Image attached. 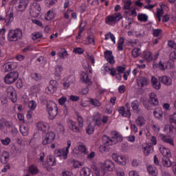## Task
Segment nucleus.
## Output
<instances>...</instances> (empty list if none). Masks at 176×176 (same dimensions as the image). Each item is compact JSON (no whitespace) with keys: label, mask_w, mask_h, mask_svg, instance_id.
Returning a JSON list of instances; mask_svg holds the SVG:
<instances>
[{"label":"nucleus","mask_w":176,"mask_h":176,"mask_svg":"<svg viewBox=\"0 0 176 176\" xmlns=\"http://www.w3.org/2000/svg\"><path fill=\"white\" fill-rule=\"evenodd\" d=\"M55 155L58 157H63L64 160L68 157V153L69 152L65 150V148H60V149H56L54 151Z\"/></svg>","instance_id":"12"},{"label":"nucleus","mask_w":176,"mask_h":176,"mask_svg":"<svg viewBox=\"0 0 176 176\" xmlns=\"http://www.w3.org/2000/svg\"><path fill=\"white\" fill-rule=\"evenodd\" d=\"M140 48H135L131 51L132 53V56L134 58L138 57V56H140V54H141L140 52Z\"/></svg>","instance_id":"36"},{"label":"nucleus","mask_w":176,"mask_h":176,"mask_svg":"<svg viewBox=\"0 0 176 176\" xmlns=\"http://www.w3.org/2000/svg\"><path fill=\"white\" fill-rule=\"evenodd\" d=\"M57 86H58V84L57 83V81L54 80H52L50 82L49 86L47 87V90L50 91V93H54L56 90H57Z\"/></svg>","instance_id":"13"},{"label":"nucleus","mask_w":176,"mask_h":176,"mask_svg":"<svg viewBox=\"0 0 176 176\" xmlns=\"http://www.w3.org/2000/svg\"><path fill=\"white\" fill-rule=\"evenodd\" d=\"M143 104L146 109H153V107H155V94H149L148 102H144Z\"/></svg>","instance_id":"8"},{"label":"nucleus","mask_w":176,"mask_h":176,"mask_svg":"<svg viewBox=\"0 0 176 176\" xmlns=\"http://www.w3.org/2000/svg\"><path fill=\"white\" fill-rule=\"evenodd\" d=\"M119 93L123 94L126 91V87L124 85L120 86L118 88Z\"/></svg>","instance_id":"61"},{"label":"nucleus","mask_w":176,"mask_h":176,"mask_svg":"<svg viewBox=\"0 0 176 176\" xmlns=\"http://www.w3.org/2000/svg\"><path fill=\"white\" fill-rule=\"evenodd\" d=\"M162 164L165 167H171V166L173 165V162H171V160H170V158L163 157L162 158Z\"/></svg>","instance_id":"26"},{"label":"nucleus","mask_w":176,"mask_h":176,"mask_svg":"<svg viewBox=\"0 0 176 176\" xmlns=\"http://www.w3.org/2000/svg\"><path fill=\"white\" fill-rule=\"evenodd\" d=\"M80 174H82V175L89 176L90 175V168L87 167H84L80 171Z\"/></svg>","instance_id":"32"},{"label":"nucleus","mask_w":176,"mask_h":176,"mask_svg":"<svg viewBox=\"0 0 176 176\" xmlns=\"http://www.w3.org/2000/svg\"><path fill=\"white\" fill-rule=\"evenodd\" d=\"M152 143H144L142 144L143 152L145 156L150 153H153V145H155V136H152L151 140Z\"/></svg>","instance_id":"7"},{"label":"nucleus","mask_w":176,"mask_h":176,"mask_svg":"<svg viewBox=\"0 0 176 176\" xmlns=\"http://www.w3.org/2000/svg\"><path fill=\"white\" fill-rule=\"evenodd\" d=\"M29 171L31 174L35 175V174H38L39 170H38V168L36 166L32 165L30 166Z\"/></svg>","instance_id":"35"},{"label":"nucleus","mask_w":176,"mask_h":176,"mask_svg":"<svg viewBox=\"0 0 176 176\" xmlns=\"http://www.w3.org/2000/svg\"><path fill=\"white\" fill-rule=\"evenodd\" d=\"M87 41L89 42V43H94V36H89L87 38Z\"/></svg>","instance_id":"64"},{"label":"nucleus","mask_w":176,"mask_h":176,"mask_svg":"<svg viewBox=\"0 0 176 176\" xmlns=\"http://www.w3.org/2000/svg\"><path fill=\"white\" fill-rule=\"evenodd\" d=\"M7 96L12 102L17 101V96L16 95V91L13 87H8L6 89Z\"/></svg>","instance_id":"9"},{"label":"nucleus","mask_w":176,"mask_h":176,"mask_svg":"<svg viewBox=\"0 0 176 176\" xmlns=\"http://www.w3.org/2000/svg\"><path fill=\"white\" fill-rule=\"evenodd\" d=\"M91 122L95 123V126H100L101 124V118L94 119Z\"/></svg>","instance_id":"49"},{"label":"nucleus","mask_w":176,"mask_h":176,"mask_svg":"<svg viewBox=\"0 0 176 176\" xmlns=\"http://www.w3.org/2000/svg\"><path fill=\"white\" fill-rule=\"evenodd\" d=\"M126 68H124V67L122 66H118L117 67V71L118 72V74H124V71H125Z\"/></svg>","instance_id":"54"},{"label":"nucleus","mask_w":176,"mask_h":176,"mask_svg":"<svg viewBox=\"0 0 176 176\" xmlns=\"http://www.w3.org/2000/svg\"><path fill=\"white\" fill-rule=\"evenodd\" d=\"M94 127H96L95 122H91L88 124L86 128V131L87 134H93L94 133Z\"/></svg>","instance_id":"23"},{"label":"nucleus","mask_w":176,"mask_h":176,"mask_svg":"<svg viewBox=\"0 0 176 176\" xmlns=\"http://www.w3.org/2000/svg\"><path fill=\"white\" fill-rule=\"evenodd\" d=\"M78 122L80 128L83 127V118L80 116H78Z\"/></svg>","instance_id":"60"},{"label":"nucleus","mask_w":176,"mask_h":176,"mask_svg":"<svg viewBox=\"0 0 176 176\" xmlns=\"http://www.w3.org/2000/svg\"><path fill=\"white\" fill-rule=\"evenodd\" d=\"M32 23L34 24H36V25H38V27H41V28H43V24H42V22L38 19H32Z\"/></svg>","instance_id":"47"},{"label":"nucleus","mask_w":176,"mask_h":176,"mask_svg":"<svg viewBox=\"0 0 176 176\" xmlns=\"http://www.w3.org/2000/svg\"><path fill=\"white\" fill-rule=\"evenodd\" d=\"M1 156L7 161L9 162V153L6 152V151H3V154L1 155Z\"/></svg>","instance_id":"51"},{"label":"nucleus","mask_w":176,"mask_h":176,"mask_svg":"<svg viewBox=\"0 0 176 176\" xmlns=\"http://www.w3.org/2000/svg\"><path fill=\"white\" fill-rule=\"evenodd\" d=\"M38 130L46 133L47 131V125L43 122H38L36 125Z\"/></svg>","instance_id":"24"},{"label":"nucleus","mask_w":176,"mask_h":176,"mask_svg":"<svg viewBox=\"0 0 176 176\" xmlns=\"http://www.w3.org/2000/svg\"><path fill=\"white\" fill-rule=\"evenodd\" d=\"M80 80L88 85V86L91 85V81L89 79V75L85 72H82L80 74Z\"/></svg>","instance_id":"18"},{"label":"nucleus","mask_w":176,"mask_h":176,"mask_svg":"<svg viewBox=\"0 0 176 176\" xmlns=\"http://www.w3.org/2000/svg\"><path fill=\"white\" fill-rule=\"evenodd\" d=\"M149 83V79L146 77H140L138 79V85L140 86V87H144V86H146Z\"/></svg>","instance_id":"20"},{"label":"nucleus","mask_w":176,"mask_h":176,"mask_svg":"<svg viewBox=\"0 0 176 176\" xmlns=\"http://www.w3.org/2000/svg\"><path fill=\"white\" fill-rule=\"evenodd\" d=\"M103 166L108 171H113V170H115V164L109 160H105Z\"/></svg>","instance_id":"14"},{"label":"nucleus","mask_w":176,"mask_h":176,"mask_svg":"<svg viewBox=\"0 0 176 176\" xmlns=\"http://www.w3.org/2000/svg\"><path fill=\"white\" fill-rule=\"evenodd\" d=\"M28 107L30 108V111H34L36 108V102L35 101L32 100L28 104Z\"/></svg>","instance_id":"39"},{"label":"nucleus","mask_w":176,"mask_h":176,"mask_svg":"<svg viewBox=\"0 0 176 176\" xmlns=\"http://www.w3.org/2000/svg\"><path fill=\"white\" fill-rule=\"evenodd\" d=\"M78 151L81 152V153H84L85 155H87V148H86V146L83 144H80L78 146Z\"/></svg>","instance_id":"37"},{"label":"nucleus","mask_w":176,"mask_h":176,"mask_svg":"<svg viewBox=\"0 0 176 176\" xmlns=\"http://www.w3.org/2000/svg\"><path fill=\"white\" fill-rule=\"evenodd\" d=\"M168 20H170V15L167 14H164L162 18L163 23H167Z\"/></svg>","instance_id":"57"},{"label":"nucleus","mask_w":176,"mask_h":176,"mask_svg":"<svg viewBox=\"0 0 176 176\" xmlns=\"http://www.w3.org/2000/svg\"><path fill=\"white\" fill-rule=\"evenodd\" d=\"M94 173L96 176H104L105 175V170L104 169H98L97 167H94Z\"/></svg>","instance_id":"27"},{"label":"nucleus","mask_w":176,"mask_h":176,"mask_svg":"<svg viewBox=\"0 0 176 176\" xmlns=\"http://www.w3.org/2000/svg\"><path fill=\"white\" fill-rule=\"evenodd\" d=\"M73 166L74 168H78V167L82 166V164L78 161H74Z\"/></svg>","instance_id":"63"},{"label":"nucleus","mask_w":176,"mask_h":176,"mask_svg":"<svg viewBox=\"0 0 176 176\" xmlns=\"http://www.w3.org/2000/svg\"><path fill=\"white\" fill-rule=\"evenodd\" d=\"M131 108L135 113H138V115L141 113V109H140V102H138V100H134L131 102Z\"/></svg>","instance_id":"17"},{"label":"nucleus","mask_w":176,"mask_h":176,"mask_svg":"<svg viewBox=\"0 0 176 176\" xmlns=\"http://www.w3.org/2000/svg\"><path fill=\"white\" fill-rule=\"evenodd\" d=\"M3 67L5 69H4V72H10V71L13 70V69L12 68V66H11L10 62L6 63V64H5V65H3Z\"/></svg>","instance_id":"38"},{"label":"nucleus","mask_w":176,"mask_h":176,"mask_svg":"<svg viewBox=\"0 0 176 176\" xmlns=\"http://www.w3.org/2000/svg\"><path fill=\"white\" fill-rule=\"evenodd\" d=\"M69 100L71 101H79V100H80V98L78 96L71 95L69 96Z\"/></svg>","instance_id":"48"},{"label":"nucleus","mask_w":176,"mask_h":176,"mask_svg":"<svg viewBox=\"0 0 176 176\" xmlns=\"http://www.w3.org/2000/svg\"><path fill=\"white\" fill-rule=\"evenodd\" d=\"M122 2L124 3V9L125 10H129L130 9V6H131V0H122Z\"/></svg>","instance_id":"33"},{"label":"nucleus","mask_w":176,"mask_h":176,"mask_svg":"<svg viewBox=\"0 0 176 176\" xmlns=\"http://www.w3.org/2000/svg\"><path fill=\"white\" fill-rule=\"evenodd\" d=\"M56 140V133L53 132L47 133L45 135V138L42 142L43 145H47L49 144H52Z\"/></svg>","instance_id":"10"},{"label":"nucleus","mask_w":176,"mask_h":176,"mask_svg":"<svg viewBox=\"0 0 176 176\" xmlns=\"http://www.w3.org/2000/svg\"><path fill=\"white\" fill-rule=\"evenodd\" d=\"M21 38H23V32L21 30L17 28L9 30L8 41L10 42H16V41H19V39H21Z\"/></svg>","instance_id":"2"},{"label":"nucleus","mask_w":176,"mask_h":176,"mask_svg":"<svg viewBox=\"0 0 176 176\" xmlns=\"http://www.w3.org/2000/svg\"><path fill=\"white\" fill-rule=\"evenodd\" d=\"M89 102L90 104H92V105H94V107H101V102L97 99L91 98Z\"/></svg>","instance_id":"34"},{"label":"nucleus","mask_w":176,"mask_h":176,"mask_svg":"<svg viewBox=\"0 0 176 176\" xmlns=\"http://www.w3.org/2000/svg\"><path fill=\"white\" fill-rule=\"evenodd\" d=\"M156 68H160V69H161V71H164V65H163V63H162V60H160L159 62V64L155 65Z\"/></svg>","instance_id":"52"},{"label":"nucleus","mask_w":176,"mask_h":176,"mask_svg":"<svg viewBox=\"0 0 176 176\" xmlns=\"http://www.w3.org/2000/svg\"><path fill=\"white\" fill-rule=\"evenodd\" d=\"M15 3L17 10L24 12L30 3V0H12L10 4Z\"/></svg>","instance_id":"4"},{"label":"nucleus","mask_w":176,"mask_h":176,"mask_svg":"<svg viewBox=\"0 0 176 176\" xmlns=\"http://www.w3.org/2000/svg\"><path fill=\"white\" fill-rule=\"evenodd\" d=\"M104 58L109 64H115V60H113V55H112V51L107 50L104 52Z\"/></svg>","instance_id":"15"},{"label":"nucleus","mask_w":176,"mask_h":176,"mask_svg":"<svg viewBox=\"0 0 176 176\" xmlns=\"http://www.w3.org/2000/svg\"><path fill=\"white\" fill-rule=\"evenodd\" d=\"M144 58L146 60V61H152V59L153 58L152 57V53L151 52H147L144 54Z\"/></svg>","instance_id":"40"},{"label":"nucleus","mask_w":176,"mask_h":176,"mask_svg":"<svg viewBox=\"0 0 176 176\" xmlns=\"http://www.w3.org/2000/svg\"><path fill=\"white\" fill-rule=\"evenodd\" d=\"M42 36H43L42 34H41V33H36V34H35L33 36L32 39H33L34 41H35V39H39V38H42Z\"/></svg>","instance_id":"62"},{"label":"nucleus","mask_w":176,"mask_h":176,"mask_svg":"<svg viewBox=\"0 0 176 176\" xmlns=\"http://www.w3.org/2000/svg\"><path fill=\"white\" fill-rule=\"evenodd\" d=\"M13 16H14L13 11H10V12L9 14H7V16L6 18L0 16V21L1 20H5L6 22L10 23V21H13V19H14Z\"/></svg>","instance_id":"22"},{"label":"nucleus","mask_w":176,"mask_h":176,"mask_svg":"<svg viewBox=\"0 0 176 176\" xmlns=\"http://www.w3.org/2000/svg\"><path fill=\"white\" fill-rule=\"evenodd\" d=\"M168 45L169 46V47H171L172 49H175L176 44L173 41H168Z\"/></svg>","instance_id":"56"},{"label":"nucleus","mask_w":176,"mask_h":176,"mask_svg":"<svg viewBox=\"0 0 176 176\" xmlns=\"http://www.w3.org/2000/svg\"><path fill=\"white\" fill-rule=\"evenodd\" d=\"M111 137L113 140L109 139L107 135H103L102 141L104 145H113V142L114 144H116V142H122V141H123V137L116 131L111 133Z\"/></svg>","instance_id":"1"},{"label":"nucleus","mask_w":176,"mask_h":176,"mask_svg":"<svg viewBox=\"0 0 176 176\" xmlns=\"http://www.w3.org/2000/svg\"><path fill=\"white\" fill-rule=\"evenodd\" d=\"M163 14H164V10H163L162 7L160 8H157L156 16L158 19V21H162V16H163Z\"/></svg>","instance_id":"28"},{"label":"nucleus","mask_w":176,"mask_h":176,"mask_svg":"<svg viewBox=\"0 0 176 176\" xmlns=\"http://www.w3.org/2000/svg\"><path fill=\"white\" fill-rule=\"evenodd\" d=\"M135 122H136V124L141 127L144 126V124H145V118H144V117L140 116L138 118Z\"/></svg>","instance_id":"29"},{"label":"nucleus","mask_w":176,"mask_h":176,"mask_svg":"<svg viewBox=\"0 0 176 176\" xmlns=\"http://www.w3.org/2000/svg\"><path fill=\"white\" fill-rule=\"evenodd\" d=\"M56 158L53 157V156L49 155L47 157V163L50 167L56 166Z\"/></svg>","instance_id":"25"},{"label":"nucleus","mask_w":176,"mask_h":176,"mask_svg":"<svg viewBox=\"0 0 176 176\" xmlns=\"http://www.w3.org/2000/svg\"><path fill=\"white\" fill-rule=\"evenodd\" d=\"M138 19L139 21H143L144 23H146V21H148V15L145 14H139L138 15Z\"/></svg>","instance_id":"30"},{"label":"nucleus","mask_w":176,"mask_h":176,"mask_svg":"<svg viewBox=\"0 0 176 176\" xmlns=\"http://www.w3.org/2000/svg\"><path fill=\"white\" fill-rule=\"evenodd\" d=\"M20 131L23 134V135H28V128L23 126L20 128Z\"/></svg>","instance_id":"45"},{"label":"nucleus","mask_w":176,"mask_h":176,"mask_svg":"<svg viewBox=\"0 0 176 176\" xmlns=\"http://www.w3.org/2000/svg\"><path fill=\"white\" fill-rule=\"evenodd\" d=\"M85 50H83L80 47H78L74 50V53H75L76 54H83Z\"/></svg>","instance_id":"46"},{"label":"nucleus","mask_w":176,"mask_h":176,"mask_svg":"<svg viewBox=\"0 0 176 176\" xmlns=\"http://www.w3.org/2000/svg\"><path fill=\"white\" fill-rule=\"evenodd\" d=\"M159 80L166 86H171V85H173V80H171V78L167 76H163L162 77H160Z\"/></svg>","instance_id":"16"},{"label":"nucleus","mask_w":176,"mask_h":176,"mask_svg":"<svg viewBox=\"0 0 176 176\" xmlns=\"http://www.w3.org/2000/svg\"><path fill=\"white\" fill-rule=\"evenodd\" d=\"M160 151L163 155L164 157H166V159H170L171 157V152H170V150L164 146L160 147Z\"/></svg>","instance_id":"19"},{"label":"nucleus","mask_w":176,"mask_h":176,"mask_svg":"<svg viewBox=\"0 0 176 176\" xmlns=\"http://www.w3.org/2000/svg\"><path fill=\"white\" fill-rule=\"evenodd\" d=\"M161 83L157 78H155V89L156 90H160Z\"/></svg>","instance_id":"44"},{"label":"nucleus","mask_w":176,"mask_h":176,"mask_svg":"<svg viewBox=\"0 0 176 176\" xmlns=\"http://www.w3.org/2000/svg\"><path fill=\"white\" fill-rule=\"evenodd\" d=\"M162 32H163V30H162V29H155V36L157 37L160 36V34H162Z\"/></svg>","instance_id":"58"},{"label":"nucleus","mask_w":176,"mask_h":176,"mask_svg":"<svg viewBox=\"0 0 176 176\" xmlns=\"http://www.w3.org/2000/svg\"><path fill=\"white\" fill-rule=\"evenodd\" d=\"M31 76L33 79H35V80H40V79H41V78H42L41 74H39L38 73H33V74H32Z\"/></svg>","instance_id":"43"},{"label":"nucleus","mask_w":176,"mask_h":176,"mask_svg":"<svg viewBox=\"0 0 176 176\" xmlns=\"http://www.w3.org/2000/svg\"><path fill=\"white\" fill-rule=\"evenodd\" d=\"M155 118H156L157 119H159L160 120H162V119H163V113L162 111H160L158 113L157 111H155Z\"/></svg>","instance_id":"42"},{"label":"nucleus","mask_w":176,"mask_h":176,"mask_svg":"<svg viewBox=\"0 0 176 176\" xmlns=\"http://www.w3.org/2000/svg\"><path fill=\"white\" fill-rule=\"evenodd\" d=\"M33 6V13H34V17H38V16L41 14V6L38 3H34Z\"/></svg>","instance_id":"21"},{"label":"nucleus","mask_w":176,"mask_h":176,"mask_svg":"<svg viewBox=\"0 0 176 176\" xmlns=\"http://www.w3.org/2000/svg\"><path fill=\"white\" fill-rule=\"evenodd\" d=\"M68 126L70 130L74 131V133H80L82 128L79 126V124L73 120H69L68 122Z\"/></svg>","instance_id":"11"},{"label":"nucleus","mask_w":176,"mask_h":176,"mask_svg":"<svg viewBox=\"0 0 176 176\" xmlns=\"http://www.w3.org/2000/svg\"><path fill=\"white\" fill-rule=\"evenodd\" d=\"M87 58L91 61V64H94V56H93L91 54H87Z\"/></svg>","instance_id":"55"},{"label":"nucleus","mask_w":176,"mask_h":176,"mask_svg":"<svg viewBox=\"0 0 176 176\" xmlns=\"http://www.w3.org/2000/svg\"><path fill=\"white\" fill-rule=\"evenodd\" d=\"M3 145H9L10 144V138H6L5 140H1Z\"/></svg>","instance_id":"53"},{"label":"nucleus","mask_w":176,"mask_h":176,"mask_svg":"<svg viewBox=\"0 0 176 176\" xmlns=\"http://www.w3.org/2000/svg\"><path fill=\"white\" fill-rule=\"evenodd\" d=\"M118 164H122V166H126V158L124 156L120 155L116 161Z\"/></svg>","instance_id":"31"},{"label":"nucleus","mask_w":176,"mask_h":176,"mask_svg":"<svg viewBox=\"0 0 176 176\" xmlns=\"http://www.w3.org/2000/svg\"><path fill=\"white\" fill-rule=\"evenodd\" d=\"M123 19V16H122V14L120 12L114 14L113 15H109L105 19V23L106 24H108L109 25H112V24H116V21H120Z\"/></svg>","instance_id":"6"},{"label":"nucleus","mask_w":176,"mask_h":176,"mask_svg":"<svg viewBox=\"0 0 176 176\" xmlns=\"http://www.w3.org/2000/svg\"><path fill=\"white\" fill-rule=\"evenodd\" d=\"M162 141H164V142H166L167 144H170V145H174V141L172 139L167 138L166 136H163Z\"/></svg>","instance_id":"41"},{"label":"nucleus","mask_w":176,"mask_h":176,"mask_svg":"<svg viewBox=\"0 0 176 176\" xmlns=\"http://www.w3.org/2000/svg\"><path fill=\"white\" fill-rule=\"evenodd\" d=\"M19 79V72L16 71L10 72L4 78V82L7 85H12Z\"/></svg>","instance_id":"5"},{"label":"nucleus","mask_w":176,"mask_h":176,"mask_svg":"<svg viewBox=\"0 0 176 176\" xmlns=\"http://www.w3.org/2000/svg\"><path fill=\"white\" fill-rule=\"evenodd\" d=\"M46 107L49 113V119H50V120H53V119H54L58 114V109H57V105L56 103L50 102L47 103Z\"/></svg>","instance_id":"3"},{"label":"nucleus","mask_w":176,"mask_h":176,"mask_svg":"<svg viewBox=\"0 0 176 176\" xmlns=\"http://www.w3.org/2000/svg\"><path fill=\"white\" fill-rule=\"evenodd\" d=\"M147 170L151 175H153L155 174V170H153V167L152 166H148L147 168Z\"/></svg>","instance_id":"59"},{"label":"nucleus","mask_w":176,"mask_h":176,"mask_svg":"<svg viewBox=\"0 0 176 176\" xmlns=\"http://www.w3.org/2000/svg\"><path fill=\"white\" fill-rule=\"evenodd\" d=\"M67 101V97L63 96L58 100V102L60 105H64L65 104V102Z\"/></svg>","instance_id":"50"}]
</instances>
